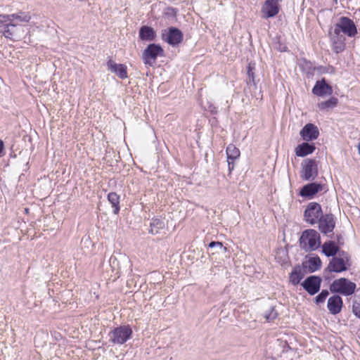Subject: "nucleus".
<instances>
[{
  "label": "nucleus",
  "instance_id": "nucleus-6",
  "mask_svg": "<svg viewBox=\"0 0 360 360\" xmlns=\"http://www.w3.org/2000/svg\"><path fill=\"white\" fill-rule=\"evenodd\" d=\"M132 330L129 326H122L115 328L110 334V340L115 344H124L131 336Z\"/></svg>",
  "mask_w": 360,
  "mask_h": 360
},
{
  "label": "nucleus",
  "instance_id": "nucleus-13",
  "mask_svg": "<svg viewBox=\"0 0 360 360\" xmlns=\"http://www.w3.org/2000/svg\"><path fill=\"white\" fill-rule=\"evenodd\" d=\"M330 38L332 44L333 50L339 53L344 51L345 48V37L342 34L335 33V30L330 32Z\"/></svg>",
  "mask_w": 360,
  "mask_h": 360
},
{
  "label": "nucleus",
  "instance_id": "nucleus-37",
  "mask_svg": "<svg viewBox=\"0 0 360 360\" xmlns=\"http://www.w3.org/2000/svg\"><path fill=\"white\" fill-rule=\"evenodd\" d=\"M112 259H113V262H114L116 260V258H111V259H110V262H112Z\"/></svg>",
  "mask_w": 360,
  "mask_h": 360
},
{
  "label": "nucleus",
  "instance_id": "nucleus-3",
  "mask_svg": "<svg viewBox=\"0 0 360 360\" xmlns=\"http://www.w3.org/2000/svg\"><path fill=\"white\" fill-rule=\"evenodd\" d=\"M333 30H335V33H342L343 35L345 34L349 37H354L357 33L354 22L347 17L340 18Z\"/></svg>",
  "mask_w": 360,
  "mask_h": 360
},
{
  "label": "nucleus",
  "instance_id": "nucleus-19",
  "mask_svg": "<svg viewBox=\"0 0 360 360\" xmlns=\"http://www.w3.org/2000/svg\"><path fill=\"white\" fill-rule=\"evenodd\" d=\"M342 306V298L338 295L330 297L328 300V309L333 314H338Z\"/></svg>",
  "mask_w": 360,
  "mask_h": 360
},
{
  "label": "nucleus",
  "instance_id": "nucleus-18",
  "mask_svg": "<svg viewBox=\"0 0 360 360\" xmlns=\"http://www.w3.org/2000/svg\"><path fill=\"white\" fill-rule=\"evenodd\" d=\"M108 70L115 73L121 79L127 77V67L122 64H117L114 61L110 60L107 63Z\"/></svg>",
  "mask_w": 360,
  "mask_h": 360
},
{
  "label": "nucleus",
  "instance_id": "nucleus-20",
  "mask_svg": "<svg viewBox=\"0 0 360 360\" xmlns=\"http://www.w3.org/2000/svg\"><path fill=\"white\" fill-rule=\"evenodd\" d=\"M321 189L322 186L321 184L311 183L303 186L300 194L303 197H312L314 194L321 191Z\"/></svg>",
  "mask_w": 360,
  "mask_h": 360
},
{
  "label": "nucleus",
  "instance_id": "nucleus-24",
  "mask_svg": "<svg viewBox=\"0 0 360 360\" xmlns=\"http://www.w3.org/2000/svg\"><path fill=\"white\" fill-rule=\"evenodd\" d=\"M304 277V271L300 266H295L290 274V281L293 285H297Z\"/></svg>",
  "mask_w": 360,
  "mask_h": 360
},
{
  "label": "nucleus",
  "instance_id": "nucleus-14",
  "mask_svg": "<svg viewBox=\"0 0 360 360\" xmlns=\"http://www.w3.org/2000/svg\"><path fill=\"white\" fill-rule=\"evenodd\" d=\"M318 222L319 230L324 234L332 232L335 228V223L333 214L322 215Z\"/></svg>",
  "mask_w": 360,
  "mask_h": 360
},
{
  "label": "nucleus",
  "instance_id": "nucleus-17",
  "mask_svg": "<svg viewBox=\"0 0 360 360\" xmlns=\"http://www.w3.org/2000/svg\"><path fill=\"white\" fill-rule=\"evenodd\" d=\"M312 92L318 96H330L333 94L332 87L326 83L324 79L317 81L314 85Z\"/></svg>",
  "mask_w": 360,
  "mask_h": 360
},
{
  "label": "nucleus",
  "instance_id": "nucleus-31",
  "mask_svg": "<svg viewBox=\"0 0 360 360\" xmlns=\"http://www.w3.org/2000/svg\"><path fill=\"white\" fill-rule=\"evenodd\" d=\"M328 291L326 290H323L321 293L317 295L315 298V300H316V304H320V303H323L326 298L328 297Z\"/></svg>",
  "mask_w": 360,
  "mask_h": 360
},
{
  "label": "nucleus",
  "instance_id": "nucleus-29",
  "mask_svg": "<svg viewBox=\"0 0 360 360\" xmlns=\"http://www.w3.org/2000/svg\"><path fill=\"white\" fill-rule=\"evenodd\" d=\"M338 103V98L335 97H331L330 99H328L326 101L321 102L319 103L318 107L319 110H324L329 108H333L336 106Z\"/></svg>",
  "mask_w": 360,
  "mask_h": 360
},
{
  "label": "nucleus",
  "instance_id": "nucleus-12",
  "mask_svg": "<svg viewBox=\"0 0 360 360\" xmlns=\"http://www.w3.org/2000/svg\"><path fill=\"white\" fill-rule=\"evenodd\" d=\"M30 19L31 16L28 13L22 11L11 15H0V22L11 20L13 22L21 24L28 22Z\"/></svg>",
  "mask_w": 360,
  "mask_h": 360
},
{
  "label": "nucleus",
  "instance_id": "nucleus-23",
  "mask_svg": "<svg viewBox=\"0 0 360 360\" xmlns=\"http://www.w3.org/2000/svg\"><path fill=\"white\" fill-rule=\"evenodd\" d=\"M322 251L327 257L335 256L339 253V248L334 241L325 242L322 245Z\"/></svg>",
  "mask_w": 360,
  "mask_h": 360
},
{
  "label": "nucleus",
  "instance_id": "nucleus-33",
  "mask_svg": "<svg viewBox=\"0 0 360 360\" xmlns=\"http://www.w3.org/2000/svg\"><path fill=\"white\" fill-rule=\"evenodd\" d=\"M209 247L210 248H219V249H222L223 248V245H222V243L221 242L212 241V242H211L209 244Z\"/></svg>",
  "mask_w": 360,
  "mask_h": 360
},
{
  "label": "nucleus",
  "instance_id": "nucleus-10",
  "mask_svg": "<svg viewBox=\"0 0 360 360\" xmlns=\"http://www.w3.org/2000/svg\"><path fill=\"white\" fill-rule=\"evenodd\" d=\"M162 39L172 46H175L181 42L183 39L182 32L176 27H170L165 30L162 34Z\"/></svg>",
  "mask_w": 360,
  "mask_h": 360
},
{
  "label": "nucleus",
  "instance_id": "nucleus-15",
  "mask_svg": "<svg viewBox=\"0 0 360 360\" xmlns=\"http://www.w3.org/2000/svg\"><path fill=\"white\" fill-rule=\"evenodd\" d=\"M302 285L310 295H314L319 292L321 285V279L314 276L308 277Z\"/></svg>",
  "mask_w": 360,
  "mask_h": 360
},
{
  "label": "nucleus",
  "instance_id": "nucleus-9",
  "mask_svg": "<svg viewBox=\"0 0 360 360\" xmlns=\"http://www.w3.org/2000/svg\"><path fill=\"white\" fill-rule=\"evenodd\" d=\"M323 215L321 207L316 202H310L304 211V220L313 225L318 222L319 219Z\"/></svg>",
  "mask_w": 360,
  "mask_h": 360
},
{
  "label": "nucleus",
  "instance_id": "nucleus-16",
  "mask_svg": "<svg viewBox=\"0 0 360 360\" xmlns=\"http://www.w3.org/2000/svg\"><path fill=\"white\" fill-rule=\"evenodd\" d=\"M300 136L306 141H313L318 138L319 132L317 127L313 124H307L300 131Z\"/></svg>",
  "mask_w": 360,
  "mask_h": 360
},
{
  "label": "nucleus",
  "instance_id": "nucleus-27",
  "mask_svg": "<svg viewBox=\"0 0 360 360\" xmlns=\"http://www.w3.org/2000/svg\"><path fill=\"white\" fill-rule=\"evenodd\" d=\"M227 159L235 161L240 156V150L234 145L230 144L226 148Z\"/></svg>",
  "mask_w": 360,
  "mask_h": 360
},
{
  "label": "nucleus",
  "instance_id": "nucleus-5",
  "mask_svg": "<svg viewBox=\"0 0 360 360\" xmlns=\"http://www.w3.org/2000/svg\"><path fill=\"white\" fill-rule=\"evenodd\" d=\"M356 284L346 278H342L335 280L330 285L332 291L340 292L344 295H350L354 293Z\"/></svg>",
  "mask_w": 360,
  "mask_h": 360
},
{
  "label": "nucleus",
  "instance_id": "nucleus-28",
  "mask_svg": "<svg viewBox=\"0 0 360 360\" xmlns=\"http://www.w3.org/2000/svg\"><path fill=\"white\" fill-rule=\"evenodd\" d=\"M165 227V222L160 219H154L150 223V232L153 234L159 233Z\"/></svg>",
  "mask_w": 360,
  "mask_h": 360
},
{
  "label": "nucleus",
  "instance_id": "nucleus-32",
  "mask_svg": "<svg viewBox=\"0 0 360 360\" xmlns=\"http://www.w3.org/2000/svg\"><path fill=\"white\" fill-rule=\"evenodd\" d=\"M276 316L277 313L274 309H271L268 314H264V318L267 321H273L274 319L276 318Z\"/></svg>",
  "mask_w": 360,
  "mask_h": 360
},
{
  "label": "nucleus",
  "instance_id": "nucleus-4",
  "mask_svg": "<svg viewBox=\"0 0 360 360\" xmlns=\"http://www.w3.org/2000/svg\"><path fill=\"white\" fill-rule=\"evenodd\" d=\"M349 260L348 254L344 251L339 252V257H333L329 262L327 267L330 272H342L347 269V265Z\"/></svg>",
  "mask_w": 360,
  "mask_h": 360
},
{
  "label": "nucleus",
  "instance_id": "nucleus-36",
  "mask_svg": "<svg viewBox=\"0 0 360 360\" xmlns=\"http://www.w3.org/2000/svg\"><path fill=\"white\" fill-rule=\"evenodd\" d=\"M248 74L249 77H253V72L252 71L250 65H249V67H248Z\"/></svg>",
  "mask_w": 360,
  "mask_h": 360
},
{
  "label": "nucleus",
  "instance_id": "nucleus-11",
  "mask_svg": "<svg viewBox=\"0 0 360 360\" xmlns=\"http://www.w3.org/2000/svg\"><path fill=\"white\" fill-rule=\"evenodd\" d=\"M262 18H273L278 13L279 5L277 1L266 0L262 8Z\"/></svg>",
  "mask_w": 360,
  "mask_h": 360
},
{
  "label": "nucleus",
  "instance_id": "nucleus-1",
  "mask_svg": "<svg viewBox=\"0 0 360 360\" xmlns=\"http://www.w3.org/2000/svg\"><path fill=\"white\" fill-rule=\"evenodd\" d=\"M321 245L319 233L314 229H307L302 232L300 238V246L306 252L314 251Z\"/></svg>",
  "mask_w": 360,
  "mask_h": 360
},
{
  "label": "nucleus",
  "instance_id": "nucleus-25",
  "mask_svg": "<svg viewBox=\"0 0 360 360\" xmlns=\"http://www.w3.org/2000/svg\"><path fill=\"white\" fill-rule=\"evenodd\" d=\"M307 267L311 272L319 269L321 266V260L319 257H311L307 262Z\"/></svg>",
  "mask_w": 360,
  "mask_h": 360
},
{
  "label": "nucleus",
  "instance_id": "nucleus-2",
  "mask_svg": "<svg viewBox=\"0 0 360 360\" xmlns=\"http://www.w3.org/2000/svg\"><path fill=\"white\" fill-rule=\"evenodd\" d=\"M1 32L4 36L12 40H18L24 33V27L22 24L13 22L11 20L1 22Z\"/></svg>",
  "mask_w": 360,
  "mask_h": 360
},
{
  "label": "nucleus",
  "instance_id": "nucleus-34",
  "mask_svg": "<svg viewBox=\"0 0 360 360\" xmlns=\"http://www.w3.org/2000/svg\"><path fill=\"white\" fill-rule=\"evenodd\" d=\"M229 169V171H232L234 169V161L227 159Z\"/></svg>",
  "mask_w": 360,
  "mask_h": 360
},
{
  "label": "nucleus",
  "instance_id": "nucleus-35",
  "mask_svg": "<svg viewBox=\"0 0 360 360\" xmlns=\"http://www.w3.org/2000/svg\"><path fill=\"white\" fill-rule=\"evenodd\" d=\"M4 142L0 139V157H1L4 154Z\"/></svg>",
  "mask_w": 360,
  "mask_h": 360
},
{
  "label": "nucleus",
  "instance_id": "nucleus-7",
  "mask_svg": "<svg viewBox=\"0 0 360 360\" xmlns=\"http://www.w3.org/2000/svg\"><path fill=\"white\" fill-rule=\"evenodd\" d=\"M163 55V49L160 45L151 44L147 46L143 53V60L145 65L153 66L158 56Z\"/></svg>",
  "mask_w": 360,
  "mask_h": 360
},
{
  "label": "nucleus",
  "instance_id": "nucleus-8",
  "mask_svg": "<svg viewBox=\"0 0 360 360\" xmlns=\"http://www.w3.org/2000/svg\"><path fill=\"white\" fill-rule=\"evenodd\" d=\"M318 174V166L315 160L305 159L302 162L301 178L306 181L313 180Z\"/></svg>",
  "mask_w": 360,
  "mask_h": 360
},
{
  "label": "nucleus",
  "instance_id": "nucleus-21",
  "mask_svg": "<svg viewBox=\"0 0 360 360\" xmlns=\"http://www.w3.org/2000/svg\"><path fill=\"white\" fill-rule=\"evenodd\" d=\"M139 37L143 41H151L156 37V32L153 27L144 25L139 30Z\"/></svg>",
  "mask_w": 360,
  "mask_h": 360
},
{
  "label": "nucleus",
  "instance_id": "nucleus-22",
  "mask_svg": "<svg viewBox=\"0 0 360 360\" xmlns=\"http://www.w3.org/2000/svg\"><path fill=\"white\" fill-rule=\"evenodd\" d=\"M314 150L315 146L314 144L302 143L296 147L295 153L299 157H304L307 155L311 154Z\"/></svg>",
  "mask_w": 360,
  "mask_h": 360
},
{
  "label": "nucleus",
  "instance_id": "nucleus-30",
  "mask_svg": "<svg viewBox=\"0 0 360 360\" xmlns=\"http://www.w3.org/2000/svg\"><path fill=\"white\" fill-rule=\"evenodd\" d=\"M352 310L354 314L360 318V297H358L354 300Z\"/></svg>",
  "mask_w": 360,
  "mask_h": 360
},
{
  "label": "nucleus",
  "instance_id": "nucleus-26",
  "mask_svg": "<svg viewBox=\"0 0 360 360\" xmlns=\"http://www.w3.org/2000/svg\"><path fill=\"white\" fill-rule=\"evenodd\" d=\"M108 199L114 208L113 212L117 214L120 210V196L115 193H110Z\"/></svg>",
  "mask_w": 360,
  "mask_h": 360
}]
</instances>
